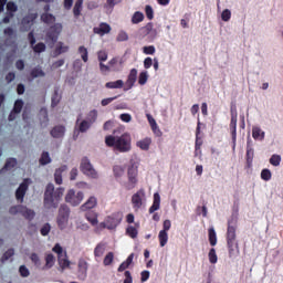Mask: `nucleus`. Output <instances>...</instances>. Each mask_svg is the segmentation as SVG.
Instances as JSON below:
<instances>
[{
	"label": "nucleus",
	"instance_id": "obj_29",
	"mask_svg": "<svg viewBox=\"0 0 283 283\" xmlns=\"http://www.w3.org/2000/svg\"><path fill=\"white\" fill-rule=\"evenodd\" d=\"M149 145H151L150 138H145L137 142V147H139V149H143V151H149Z\"/></svg>",
	"mask_w": 283,
	"mask_h": 283
},
{
	"label": "nucleus",
	"instance_id": "obj_2",
	"mask_svg": "<svg viewBox=\"0 0 283 283\" xmlns=\"http://www.w3.org/2000/svg\"><path fill=\"white\" fill-rule=\"evenodd\" d=\"M65 193V188L59 187L54 188V184H48L44 190V199L43 205L46 209H59V202H61V198Z\"/></svg>",
	"mask_w": 283,
	"mask_h": 283
},
{
	"label": "nucleus",
	"instance_id": "obj_48",
	"mask_svg": "<svg viewBox=\"0 0 283 283\" xmlns=\"http://www.w3.org/2000/svg\"><path fill=\"white\" fill-rule=\"evenodd\" d=\"M149 78V75L147 74V71H143L140 74H139V77H138V83L139 85H145L147 83V80Z\"/></svg>",
	"mask_w": 283,
	"mask_h": 283
},
{
	"label": "nucleus",
	"instance_id": "obj_31",
	"mask_svg": "<svg viewBox=\"0 0 283 283\" xmlns=\"http://www.w3.org/2000/svg\"><path fill=\"white\" fill-rule=\"evenodd\" d=\"M55 262H56V259L54 258V254L52 253L46 254L44 269H52Z\"/></svg>",
	"mask_w": 283,
	"mask_h": 283
},
{
	"label": "nucleus",
	"instance_id": "obj_25",
	"mask_svg": "<svg viewBox=\"0 0 283 283\" xmlns=\"http://www.w3.org/2000/svg\"><path fill=\"white\" fill-rule=\"evenodd\" d=\"M94 32L96 34H109V32H112V27H109V24L103 22L99 24V28H95Z\"/></svg>",
	"mask_w": 283,
	"mask_h": 283
},
{
	"label": "nucleus",
	"instance_id": "obj_16",
	"mask_svg": "<svg viewBox=\"0 0 283 283\" xmlns=\"http://www.w3.org/2000/svg\"><path fill=\"white\" fill-rule=\"evenodd\" d=\"M50 125V117L48 116V108L43 107L40 109V127L45 129Z\"/></svg>",
	"mask_w": 283,
	"mask_h": 283
},
{
	"label": "nucleus",
	"instance_id": "obj_33",
	"mask_svg": "<svg viewBox=\"0 0 283 283\" xmlns=\"http://www.w3.org/2000/svg\"><path fill=\"white\" fill-rule=\"evenodd\" d=\"M17 167V158H9L2 168V171H8L10 169H14Z\"/></svg>",
	"mask_w": 283,
	"mask_h": 283
},
{
	"label": "nucleus",
	"instance_id": "obj_55",
	"mask_svg": "<svg viewBox=\"0 0 283 283\" xmlns=\"http://www.w3.org/2000/svg\"><path fill=\"white\" fill-rule=\"evenodd\" d=\"M50 231H52V226H50V223H45L44 227H42L40 229V233L41 235H49L50 234Z\"/></svg>",
	"mask_w": 283,
	"mask_h": 283
},
{
	"label": "nucleus",
	"instance_id": "obj_62",
	"mask_svg": "<svg viewBox=\"0 0 283 283\" xmlns=\"http://www.w3.org/2000/svg\"><path fill=\"white\" fill-rule=\"evenodd\" d=\"M247 163L248 165H251V163H253V148L247 149Z\"/></svg>",
	"mask_w": 283,
	"mask_h": 283
},
{
	"label": "nucleus",
	"instance_id": "obj_6",
	"mask_svg": "<svg viewBox=\"0 0 283 283\" xmlns=\"http://www.w3.org/2000/svg\"><path fill=\"white\" fill-rule=\"evenodd\" d=\"M63 32V24L55 23L54 25L50 27L49 31L46 32V43L51 45V48L59 41V35Z\"/></svg>",
	"mask_w": 283,
	"mask_h": 283
},
{
	"label": "nucleus",
	"instance_id": "obj_56",
	"mask_svg": "<svg viewBox=\"0 0 283 283\" xmlns=\"http://www.w3.org/2000/svg\"><path fill=\"white\" fill-rule=\"evenodd\" d=\"M271 170L270 169H263L262 171H261V178H262V180H265V181H269V180H271Z\"/></svg>",
	"mask_w": 283,
	"mask_h": 283
},
{
	"label": "nucleus",
	"instance_id": "obj_53",
	"mask_svg": "<svg viewBox=\"0 0 283 283\" xmlns=\"http://www.w3.org/2000/svg\"><path fill=\"white\" fill-rule=\"evenodd\" d=\"M19 273H20L21 277H30V270L25 265H21L19 268Z\"/></svg>",
	"mask_w": 283,
	"mask_h": 283
},
{
	"label": "nucleus",
	"instance_id": "obj_42",
	"mask_svg": "<svg viewBox=\"0 0 283 283\" xmlns=\"http://www.w3.org/2000/svg\"><path fill=\"white\" fill-rule=\"evenodd\" d=\"M86 219L88 220V222H91V224L93 227H96V224H98V216L94 214V213H86Z\"/></svg>",
	"mask_w": 283,
	"mask_h": 283
},
{
	"label": "nucleus",
	"instance_id": "obj_20",
	"mask_svg": "<svg viewBox=\"0 0 283 283\" xmlns=\"http://www.w3.org/2000/svg\"><path fill=\"white\" fill-rule=\"evenodd\" d=\"M57 262L62 271H65V269H70L71 262L67 259V252L64 251V254L57 256Z\"/></svg>",
	"mask_w": 283,
	"mask_h": 283
},
{
	"label": "nucleus",
	"instance_id": "obj_38",
	"mask_svg": "<svg viewBox=\"0 0 283 283\" xmlns=\"http://www.w3.org/2000/svg\"><path fill=\"white\" fill-rule=\"evenodd\" d=\"M145 19V14H143V12L137 11L133 14L132 17V23H140L142 21H144Z\"/></svg>",
	"mask_w": 283,
	"mask_h": 283
},
{
	"label": "nucleus",
	"instance_id": "obj_1",
	"mask_svg": "<svg viewBox=\"0 0 283 283\" xmlns=\"http://www.w3.org/2000/svg\"><path fill=\"white\" fill-rule=\"evenodd\" d=\"M238 230V213H233L228 220V230H227V245L229 250V258H238L240 253V248L238 241H235V231Z\"/></svg>",
	"mask_w": 283,
	"mask_h": 283
},
{
	"label": "nucleus",
	"instance_id": "obj_12",
	"mask_svg": "<svg viewBox=\"0 0 283 283\" xmlns=\"http://www.w3.org/2000/svg\"><path fill=\"white\" fill-rule=\"evenodd\" d=\"M145 198V190L140 189L132 197V202L135 207V209H140L143 207V199Z\"/></svg>",
	"mask_w": 283,
	"mask_h": 283
},
{
	"label": "nucleus",
	"instance_id": "obj_24",
	"mask_svg": "<svg viewBox=\"0 0 283 283\" xmlns=\"http://www.w3.org/2000/svg\"><path fill=\"white\" fill-rule=\"evenodd\" d=\"M125 82L123 80H117L115 82H107L105 84L106 90H123Z\"/></svg>",
	"mask_w": 283,
	"mask_h": 283
},
{
	"label": "nucleus",
	"instance_id": "obj_7",
	"mask_svg": "<svg viewBox=\"0 0 283 283\" xmlns=\"http://www.w3.org/2000/svg\"><path fill=\"white\" fill-rule=\"evenodd\" d=\"M80 171L84 174V176H88V178H98V172L94 169V166L90 161V158L83 157L80 165Z\"/></svg>",
	"mask_w": 283,
	"mask_h": 283
},
{
	"label": "nucleus",
	"instance_id": "obj_23",
	"mask_svg": "<svg viewBox=\"0 0 283 283\" xmlns=\"http://www.w3.org/2000/svg\"><path fill=\"white\" fill-rule=\"evenodd\" d=\"M158 209H160V193L155 192L153 206L149 208V213H156Z\"/></svg>",
	"mask_w": 283,
	"mask_h": 283
},
{
	"label": "nucleus",
	"instance_id": "obj_59",
	"mask_svg": "<svg viewBox=\"0 0 283 283\" xmlns=\"http://www.w3.org/2000/svg\"><path fill=\"white\" fill-rule=\"evenodd\" d=\"M145 12H146L147 19H149V21H151V19H154V8H151V6H149V4H147L145 8Z\"/></svg>",
	"mask_w": 283,
	"mask_h": 283
},
{
	"label": "nucleus",
	"instance_id": "obj_39",
	"mask_svg": "<svg viewBox=\"0 0 283 283\" xmlns=\"http://www.w3.org/2000/svg\"><path fill=\"white\" fill-rule=\"evenodd\" d=\"M96 118H98V111L93 109L88 113L86 120L90 122L91 125H94Z\"/></svg>",
	"mask_w": 283,
	"mask_h": 283
},
{
	"label": "nucleus",
	"instance_id": "obj_19",
	"mask_svg": "<svg viewBox=\"0 0 283 283\" xmlns=\"http://www.w3.org/2000/svg\"><path fill=\"white\" fill-rule=\"evenodd\" d=\"M237 127H238V114H233V116H231V122H230V132L232 134V143H235Z\"/></svg>",
	"mask_w": 283,
	"mask_h": 283
},
{
	"label": "nucleus",
	"instance_id": "obj_8",
	"mask_svg": "<svg viewBox=\"0 0 283 283\" xmlns=\"http://www.w3.org/2000/svg\"><path fill=\"white\" fill-rule=\"evenodd\" d=\"M83 191L76 192L74 189H70L65 196V202L71 205V207H78L83 202Z\"/></svg>",
	"mask_w": 283,
	"mask_h": 283
},
{
	"label": "nucleus",
	"instance_id": "obj_50",
	"mask_svg": "<svg viewBox=\"0 0 283 283\" xmlns=\"http://www.w3.org/2000/svg\"><path fill=\"white\" fill-rule=\"evenodd\" d=\"M78 53L82 54V61H84V63H87L88 61V56H87V48L85 46H80L78 48Z\"/></svg>",
	"mask_w": 283,
	"mask_h": 283
},
{
	"label": "nucleus",
	"instance_id": "obj_36",
	"mask_svg": "<svg viewBox=\"0 0 283 283\" xmlns=\"http://www.w3.org/2000/svg\"><path fill=\"white\" fill-rule=\"evenodd\" d=\"M158 238H159L160 247H165L169 240V234H167L165 230H160Z\"/></svg>",
	"mask_w": 283,
	"mask_h": 283
},
{
	"label": "nucleus",
	"instance_id": "obj_35",
	"mask_svg": "<svg viewBox=\"0 0 283 283\" xmlns=\"http://www.w3.org/2000/svg\"><path fill=\"white\" fill-rule=\"evenodd\" d=\"M81 10H83V0H77L73 8L74 17H81Z\"/></svg>",
	"mask_w": 283,
	"mask_h": 283
},
{
	"label": "nucleus",
	"instance_id": "obj_28",
	"mask_svg": "<svg viewBox=\"0 0 283 283\" xmlns=\"http://www.w3.org/2000/svg\"><path fill=\"white\" fill-rule=\"evenodd\" d=\"M39 163L40 165H42V167H45V165H50V163H52V157H50V153L43 151L39 159Z\"/></svg>",
	"mask_w": 283,
	"mask_h": 283
},
{
	"label": "nucleus",
	"instance_id": "obj_46",
	"mask_svg": "<svg viewBox=\"0 0 283 283\" xmlns=\"http://www.w3.org/2000/svg\"><path fill=\"white\" fill-rule=\"evenodd\" d=\"M280 163H282V157L280 155H272L270 164H272L273 167H280Z\"/></svg>",
	"mask_w": 283,
	"mask_h": 283
},
{
	"label": "nucleus",
	"instance_id": "obj_26",
	"mask_svg": "<svg viewBox=\"0 0 283 283\" xmlns=\"http://www.w3.org/2000/svg\"><path fill=\"white\" fill-rule=\"evenodd\" d=\"M21 216H23L25 220H34V216H36V212H34V210L32 209H29L28 207L22 206Z\"/></svg>",
	"mask_w": 283,
	"mask_h": 283
},
{
	"label": "nucleus",
	"instance_id": "obj_22",
	"mask_svg": "<svg viewBox=\"0 0 283 283\" xmlns=\"http://www.w3.org/2000/svg\"><path fill=\"white\" fill-rule=\"evenodd\" d=\"M14 258V248H10L8 249L1 256L0 262L2 264H6V262H8V260H10V262H14V260L12 259Z\"/></svg>",
	"mask_w": 283,
	"mask_h": 283
},
{
	"label": "nucleus",
	"instance_id": "obj_64",
	"mask_svg": "<svg viewBox=\"0 0 283 283\" xmlns=\"http://www.w3.org/2000/svg\"><path fill=\"white\" fill-rule=\"evenodd\" d=\"M97 59H98L99 63L107 61V53L105 51H99L97 53Z\"/></svg>",
	"mask_w": 283,
	"mask_h": 283
},
{
	"label": "nucleus",
	"instance_id": "obj_40",
	"mask_svg": "<svg viewBox=\"0 0 283 283\" xmlns=\"http://www.w3.org/2000/svg\"><path fill=\"white\" fill-rule=\"evenodd\" d=\"M31 76H32V78L43 77V76H45V72H43V70L41 67H34L31 71Z\"/></svg>",
	"mask_w": 283,
	"mask_h": 283
},
{
	"label": "nucleus",
	"instance_id": "obj_34",
	"mask_svg": "<svg viewBox=\"0 0 283 283\" xmlns=\"http://www.w3.org/2000/svg\"><path fill=\"white\" fill-rule=\"evenodd\" d=\"M105 253V243H98L94 250L95 258H103Z\"/></svg>",
	"mask_w": 283,
	"mask_h": 283
},
{
	"label": "nucleus",
	"instance_id": "obj_49",
	"mask_svg": "<svg viewBox=\"0 0 283 283\" xmlns=\"http://www.w3.org/2000/svg\"><path fill=\"white\" fill-rule=\"evenodd\" d=\"M3 34H6V36H10V39H12V38L17 39V31H14V29H12V27L6 28L3 30Z\"/></svg>",
	"mask_w": 283,
	"mask_h": 283
},
{
	"label": "nucleus",
	"instance_id": "obj_15",
	"mask_svg": "<svg viewBox=\"0 0 283 283\" xmlns=\"http://www.w3.org/2000/svg\"><path fill=\"white\" fill-rule=\"evenodd\" d=\"M65 126L56 125L51 129L50 134L52 138H63V136H65Z\"/></svg>",
	"mask_w": 283,
	"mask_h": 283
},
{
	"label": "nucleus",
	"instance_id": "obj_52",
	"mask_svg": "<svg viewBox=\"0 0 283 283\" xmlns=\"http://www.w3.org/2000/svg\"><path fill=\"white\" fill-rule=\"evenodd\" d=\"M115 178H120L125 174V169L122 166H114L113 168Z\"/></svg>",
	"mask_w": 283,
	"mask_h": 283
},
{
	"label": "nucleus",
	"instance_id": "obj_37",
	"mask_svg": "<svg viewBox=\"0 0 283 283\" xmlns=\"http://www.w3.org/2000/svg\"><path fill=\"white\" fill-rule=\"evenodd\" d=\"M90 127H92V124L86 119H83L78 125V132H81V134H85Z\"/></svg>",
	"mask_w": 283,
	"mask_h": 283
},
{
	"label": "nucleus",
	"instance_id": "obj_18",
	"mask_svg": "<svg viewBox=\"0 0 283 283\" xmlns=\"http://www.w3.org/2000/svg\"><path fill=\"white\" fill-rule=\"evenodd\" d=\"M64 171H67V165H63L60 168L55 169V172H54L55 185H63Z\"/></svg>",
	"mask_w": 283,
	"mask_h": 283
},
{
	"label": "nucleus",
	"instance_id": "obj_3",
	"mask_svg": "<svg viewBox=\"0 0 283 283\" xmlns=\"http://www.w3.org/2000/svg\"><path fill=\"white\" fill-rule=\"evenodd\" d=\"M105 143L107 147H114L116 151H120L122 154L132 150V137L127 133L122 136H106Z\"/></svg>",
	"mask_w": 283,
	"mask_h": 283
},
{
	"label": "nucleus",
	"instance_id": "obj_10",
	"mask_svg": "<svg viewBox=\"0 0 283 283\" xmlns=\"http://www.w3.org/2000/svg\"><path fill=\"white\" fill-rule=\"evenodd\" d=\"M90 269V263L85 261L83 258L78 259L77 262V277L78 280L85 281L87 280V271Z\"/></svg>",
	"mask_w": 283,
	"mask_h": 283
},
{
	"label": "nucleus",
	"instance_id": "obj_9",
	"mask_svg": "<svg viewBox=\"0 0 283 283\" xmlns=\"http://www.w3.org/2000/svg\"><path fill=\"white\" fill-rule=\"evenodd\" d=\"M28 41H29L33 52H35L36 54H41V52H45V43L40 42V43L35 44L36 38L34 36V31L29 32Z\"/></svg>",
	"mask_w": 283,
	"mask_h": 283
},
{
	"label": "nucleus",
	"instance_id": "obj_57",
	"mask_svg": "<svg viewBox=\"0 0 283 283\" xmlns=\"http://www.w3.org/2000/svg\"><path fill=\"white\" fill-rule=\"evenodd\" d=\"M7 10L9 13L13 14V12H17V10H19V7H17V4L12 1L7 3Z\"/></svg>",
	"mask_w": 283,
	"mask_h": 283
},
{
	"label": "nucleus",
	"instance_id": "obj_41",
	"mask_svg": "<svg viewBox=\"0 0 283 283\" xmlns=\"http://www.w3.org/2000/svg\"><path fill=\"white\" fill-rule=\"evenodd\" d=\"M118 64V57H113L109 62L108 65L111 67V72H120L122 67H117L116 65Z\"/></svg>",
	"mask_w": 283,
	"mask_h": 283
},
{
	"label": "nucleus",
	"instance_id": "obj_63",
	"mask_svg": "<svg viewBox=\"0 0 283 283\" xmlns=\"http://www.w3.org/2000/svg\"><path fill=\"white\" fill-rule=\"evenodd\" d=\"M221 19L222 21H229V19H231V10L229 9L223 10L221 13Z\"/></svg>",
	"mask_w": 283,
	"mask_h": 283
},
{
	"label": "nucleus",
	"instance_id": "obj_13",
	"mask_svg": "<svg viewBox=\"0 0 283 283\" xmlns=\"http://www.w3.org/2000/svg\"><path fill=\"white\" fill-rule=\"evenodd\" d=\"M62 98L63 95L61 94V86H54L53 94L51 96V107H56L59 103H61Z\"/></svg>",
	"mask_w": 283,
	"mask_h": 283
},
{
	"label": "nucleus",
	"instance_id": "obj_45",
	"mask_svg": "<svg viewBox=\"0 0 283 283\" xmlns=\"http://www.w3.org/2000/svg\"><path fill=\"white\" fill-rule=\"evenodd\" d=\"M126 233L129 235V238H138V230L136 228H134V226H129L126 229Z\"/></svg>",
	"mask_w": 283,
	"mask_h": 283
},
{
	"label": "nucleus",
	"instance_id": "obj_11",
	"mask_svg": "<svg viewBox=\"0 0 283 283\" xmlns=\"http://www.w3.org/2000/svg\"><path fill=\"white\" fill-rule=\"evenodd\" d=\"M136 176H138V168L130 166L128 168V184L126 185V188L134 189L136 187V182H138V179H136Z\"/></svg>",
	"mask_w": 283,
	"mask_h": 283
},
{
	"label": "nucleus",
	"instance_id": "obj_4",
	"mask_svg": "<svg viewBox=\"0 0 283 283\" xmlns=\"http://www.w3.org/2000/svg\"><path fill=\"white\" fill-rule=\"evenodd\" d=\"M70 207L65 203H62L59 208L56 217V223L61 231L67 229V223L70 222Z\"/></svg>",
	"mask_w": 283,
	"mask_h": 283
},
{
	"label": "nucleus",
	"instance_id": "obj_43",
	"mask_svg": "<svg viewBox=\"0 0 283 283\" xmlns=\"http://www.w3.org/2000/svg\"><path fill=\"white\" fill-rule=\"evenodd\" d=\"M208 258H209V262L211 264H216L218 262V254H216L214 248L210 249V251L208 253Z\"/></svg>",
	"mask_w": 283,
	"mask_h": 283
},
{
	"label": "nucleus",
	"instance_id": "obj_32",
	"mask_svg": "<svg viewBox=\"0 0 283 283\" xmlns=\"http://www.w3.org/2000/svg\"><path fill=\"white\" fill-rule=\"evenodd\" d=\"M41 20L43 21V23H54V21H56V17H54V14L52 13H42L41 15Z\"/></svg>",
	"mask_w": 283,
	"mask_h": 283
},
{
	"label": "nucleus",
	"instance_id": "obj_58",
	"mask_svg": "<svg viewBox=\"0 0 283 283\" xmlns=\"http://www.w3.org/2000/svg\"><path fill=\"white\" fill-rule=\"evenodd\" d=\"M151 30H154V24L151 22H149L147 25H145L144 28L140 29V32H143V34L147 35L151 33Z\"/></svg>",
	"mask_w": 283,
	"mask_h": 283
},
{
	"label": "nucleus",
	"instance_id": "obj_60",
	"mask_svg": "<svg viewBox=\"0 0 283 283\" xmlns=\"http://www.w3.org/2000/svg\"><path fill=\"white\" fill-rule=\"evenodd\" d=\"M117 41L123 42V41H129V35H127V32L120 31L117 35Z\"/></svg>",
	"mask_w": 283,
	"mask_h": 283
},
{
	"label": "nucleus",
	"instance_id": "obj_30",
	"mask_svg": "<svg viewBox=\"0 0 283 283\" xmlns=\"http://www.w3.org/2000/svg\"><path fill=\"white\" fill-rule=\"evenodd\" d=\"M208 233H209V242H210L211 247H216V244H218V237L216 234V229L210 228L208 230Z\"/></svg>",
	"mask_w": 283,
	"mask_h": 283
},
{
	"label": "nucleus",
	"instance_id": "obj_51",
	"mask_svg": "<svg viewBox=\"0 0 283 283\" xmlns=\"http://www.w3.org/2000/svg\"><path fill=\"white\" fill-rule=\"evenodd\" d=\"M22 209H23V206L19 205V206H13L9 209V213L11 216H17V213H22Z\"/></svg>",
	"mask_w": 283,
	"mask_h": 283
},
{
	"label": "nucleus",
	"instance_id": "obj_5",
	"mask_svg": "<svg viewBox=\"0 0 283 283\" xmlns=\"http://www.w3.org/2000/svg\"><path fill=\"white\" fill-rule=\"evenodd\" d=\"M123 222V213L122 212H114L113 214L108 216L104 222L99 223V227L102 229H108L109 231H113Z\"/></svg>",
	"mask_w": 283,
	"mask_h": 283
},
{
	"label": "nucleus",
	"instance_id": "obj_54",
	"mask_svg": "<svg viewBox=\"0 0 283 283\" xmlns=\"http://www.w3.org/2000/svg\"><path fill=\"white\" fill-rule=\"evenodd\" d=\"M53 253L57 254V258H60L61 255H64L65 252L63 251V247H61V244L56 243L53 249H52Z\"/></svg>",
	"mask_w": 283,
	"mask_h": 283
},
{
	"label": "nucleus",
	"instance_id": "obj_17",
	"mask_svg": "<svg viewBox=\"0 0 283 283\" xmlns=\"http://www.w3.org/2000/svg\"><path fill=\"white\" fill-rule=\"evenodd\" d=\"M28 191V184L22 182L18 189L15 190V198L19 202H23V198H25V193Z\"/></svg>",
	"mask_w": 283,
	"mask_h": 283
},
{
	"label": "nucleus",
	"instance_id": "obj_14",
	"mask_svg": "<svg viewBox=\"0 0 283 283\" xmlns=\"http://www.w3.org/2000/svg\"><path fill=\"white\" fill-rule=\"evenodd\" d=\"M137 78H138V70L132 69L126 81V85H127L126 90H132Z\"/></svg>",
	"mask_w": 283,
	"mask_h": 283
},
{
	"label": "nucleus",
	"instance_id": "obj_21",
	"mask_svg": "<svg viewBox=\"0 0 283 283\" xmlns=\"http://www.w3.org/2000/svg\"><path fill=\"white\" fill-rule=\"evenodd\" d=\"M98 205L96 197H90L85 203L81 206V211H88V209H94Z\"/></svg>",
	"mask_w": 283,
	"mask_h": 283
},
{
	"label": "nucleus",
	"instance_id": "obj_61",
	"mask_svg": "<svg viewBox=\"0 0 283 283\" xmlns=\"http://www.w3.org/2000/svg\"><path fill=\"white\" fill-rule=\"evenodd\" d=\"M143 52L144 54H156V48L154 45L144 46Z\"/></svg>",
	"mask_w": 283,
	"mask_h": 283
},
{
	"label": "nucleus",
	"instance_id": "obj_47",
	"mask_svg": "<svg viewBox=\"0 0 283 283\" xmlns=\"http://www.w3.org/2000/svg\"><path fill=\"white\" fill-rule=\"evenodd\" d=\"M114 262V252H108L106 256L104 258V266H109Z\"/></svg>",
	"mask_w": 283,
	"mask_h": 283
},
{
	"label": "nucleus",
	"instance_id": "obj_27",
	"mask_svg": "<svg viewBox=\"0 0 283 283\" xmlns=\"http://www.w3.org/2000/svg\"><path fill=\"white\" fill-rule=\"evenodd\" d=\"M252 137L254 140H264V132L258 126L252 128Z\"/></svg>",
	"mask_w": 283,
	"mask_h": 283
},
{
	"label": "nucleus",
	"instance_id": "obj_44",
	"mask_svg": "<svg viewBox=\"0 0 283 283\" xmlns=\"http://www.w3.org/2000/svg\"><path fill=\"white\" fill-rule=\"evenodd\" d=\"M23 109V99H17L13 105V112L14 114H20V112Z\"/></svg>",
	"mask_w": 283,
	"mask_h": 283
}]
</instances>
